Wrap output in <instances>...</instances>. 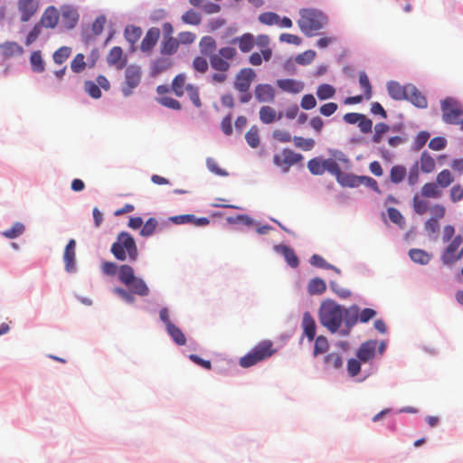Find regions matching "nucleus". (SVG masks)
I'll use <instances>...</instances> for the list:
<instances>
[{"label": "nucleus", "mask_w": 463, "mask_h": 463, "mask_svg": "<svg viewBox=\"0 0 463 463\" xmlns=\"http://www.w3.org/2000/svg\"><path fill=\"white\" fill-rule=\"evenodd\" d=\"M106 60L109 66H114L117 70L125 68L128 61V58L124 55L122 48L118 46L110 49Z\"/></svg>", "instance_id": "obj_11"}, {"label": "nucleus", "mask_w": 463, "mask_h": 463, "mask_svg": "<svg viewBox=\"0 0 463 463\" xmlns=\"http://www.w3.org/2000/svg\"><path fill=\"white\" fill-rule=\"evenodd\" d=\"M359 83L364 90V99H370L373 95L372 86L367 74L364 71L359 73Z\"/></svg>", "instance_id": "obj_49"}, {"label": "nucleus", "mask_w": 463, "mask_h": 463, "mask_svg": "<svg viewBox=\"0 0 463 463\" xmlns=\"http://www.w3.org/2000/svg\"><path fill=\"white\" fill-rule=\"evenodd\" d=\"M167 333L170 335L174 342L178 345H184L186 343V338L184 333L181 331L179 327H177L174 324H169L166 328Z\"/></svg>", "instance_id": "obj_34"}, {"label": "nucleus", "mask_w": 463, "mask_h": 463, "mask_svg": "<svg viewBox=\"0 0 463 463\" xmlns=\"http://www.w3.org/2000/svg\"><path fill=\"white\" fill-rule=\"evenodd\" d=\"M303 335L309 341H313L316 336L317 326L316 321L309 312H305L302 318Z\"/></svg>", "instance_id": "obj_22"}, {"label": "nucleus", "mask_w": 463, "mask_h": 463, "mask_svg": "<svg viewBox=\"0 0 463 463\" xmlns=\"http://www.w3.org/2000/svg\"><path fill=\"white\" fill-rule=\"evenodd\" d=\"M160 30L157 27H151L146 33L140 43V50L143 52H150L158 42Z\"/></svg>", "instance_id": "obj_15"}, {"label": "nucleus", "mask_w": 463, "mask_h": 463, "mask_svg": "<svg viewBox=\"0 0 463 463\" xmlns=\"http://www.w3.org/2000/svg\"><path fill=\"white\" fill-rule=\"evenodd\" d=\"M259 21L266 25L278 24L279 23V16L275 13L267 12L259 16Z\"/></svg>", "instance_id": "obj_63"}, {"label": "nucleus", "mask_w": 463, "mask_h": 463, "mask_svg": "<svg viewBox=\"0 0 463 463\" xmlns=\"http://www.w3.org/2000/svg\"><path fill=\"white\" fill-rule=\"evenodd\" d=\"M61 18L64 26L67 29H72L78 23L79 14L74 9L67 7L61 12Z\"/></svg>", "instance_id": "obj_29"}, {"label": "nucleus", "mask_w": 463, "mask_h": 463, "mask_svg": "<svg viewBox=\"0 0 463 463\" xmlns=\"http://www.w3.org/2000/svg\"><path fill=\"white\" fill-rule=\"evenodd\" d=\"M60 14L56 7L48 6L41 16L39 21L43 27L54 29L59 23Z\"/></svg>", "instance_id": "obj_13"}, {"label": "nucleus", "mask_w": 463, "mask_h": 463, "mask_svg": "<svg viewBox=\"0 0 463 463\" xmlns=\"http://www.w3.org/2000/svg\"><path fill=\"white\" fill-rule=\"evenodd\" d=\"M86 68L85 56L82 53H78L71 61V69L75 73L82 72Z\"/></svg>", "instance_id": "obj_54"}, {"label": "nucleus", "mask_w": 463, "mask_h": 463, "mask_svg": "<svg viewBox=\"0 0 463 463\" xmlns=\"http://www.w3.org/2000/svg\"><path fill=\"white\" fill-rule=\"evenodd\" d=\"M454 182V177L449 170L445 169L438 174L436 178V184L441 187L446 188Z\"/></svg>", "instance_id": "obj_44"}, {"label": "nucleus", "mask_w": 463, "mask_h": 463, "mask_svg": "<svg viewBox=\"0 0 463 463\" xmlns=\"http://www.w3.org/2000/svg\"><path fill=\"white\" fill-rule=\"evenodd\" d=\"M85 91L93 99H99L102 95L99 87L92 80H86L84 82Z\"/></svg>", "instance_id": "obj_61"}, {"label": "nucleus", "mask_w": 463, "mask_h": 463, "mask_svg": "<svg viewBox=\"0 0 463 463\" xmlns=\"http://www.w3.org/2000/svg\"><path fill=\"white\" fill-rule=\"evenodd\" d=\"M179 48V42L177 39L174 37L164 38L161 46L160 52L163 55H173L175 54Z\"/></svg>", "instance_id": "obj_27"}, {"label": "nucleus", "mask_w": 463, "mask_h": 463, "mask_svg": "<svg viewBox=\"0 0 463 463\" xmlns=\"http://www.w3.org/2000/svg\"><path fill=\"white\" fill-rule=\"evenodd\" d=\"M277 118L276 110L269 106H263L260 109V119L264 124H270Z\"/></svg>", "instance_id": "obj_42"}, {"label": "nucleus", "mask_w": 463, "mask_h": 463, "mask_svg": "<svg viewBox=\"0 0 463 463\" xmlns=\"http://www.w3.org/2000/svg\"><path fill=\"white\" fill-rule=\"evenodd\" d=\"M276 353L273 343L270 340H264L255 345L247 354L240 359V365L249 368L256 364L269 358Z\"/></svg>", "instance_id": "obj_5"}, {"label": "nucleus", "mask_w": 463, "mask_h": 463, "mask_svg": "<svg viewBox=\"0 0 463 463\" xmlns=\"http://www.w3.org/2000/svg\"><path fill=\"white\" fill-rule=\"evenodd\" d=\"M30 63L34 72L41 73L44 71V61L40 51H33L30 56Z\"/></svg>", "instance_id": "obj_36"}, {"label": "nucleus", "mask_w": 463, "mask_h": 463, "mask_svg": "<svg viewBox=\"0 0 463 463\" xmlns=\"http://www.w3.org/2000/svg\"><path fill=\"white\" fill-rule=\"evenodd\" d=\"M275 250L281 254L291 268H297L299 264L298 256L294 250L288 245H277Z\"/></svg>", "instance_id": "obj_23"}, {"label": "nucleus", "mask_w": 463, "mask_h": 463, "mask_svg": "<svg viewBox=\"0 0 463 463\" xmlns=\"http://www.w3.org/2000/svg\"><path fill=\"white\" fill-rule=\"evenodd\" d=\"M358 319V309H344V319L345 324L347 327L346 330H343L341 334L346 335L349 334V329L356 323Z\"/></svg>", "instance_id": "obj_31"}, {"label": "nucleus", "mask_w": 463, "mask_h": 463, "mask_svg": "<svg viewBox=\"0 0 463 463\" xmlns=\"http://www.w3.org/2000/svg\"><path fill=\"white\" fill-rule=\"evenodd\" d=\"M329 345L326 336L319 335L316 338L314 346V355L317 356L320 354H324L328 350Z\"/></svg>", "instance_id": "obj_57"}, {"label": "nucleus", "mask_w": 463, "mask_h": 463, "mask_svg": "<svg viewBox=\"0 0 463 463\" xmlns=\"http://www.w3.org/2000/svg\"><path fill=\"white\" fill-rule=\"evenodd\" d=\"M0 52L5 57H11L24 53V49L15 42H5L0 45Z\"/></svg>", "instance_id": "obj_26"}, {"label": "nucleus", "mask_w": 463, "mask_h": 463, "mask_svg": "<svg viewBox=\"0 0 463 463\" xmlns=\"http://www.w3.org/2000/svg\"><path fill=\"white\" fill-rule=\"evenodd\" d=\"M255 44L260 48H262L261 54L263 59L264 61H269L272 56V50L269 47V37L266 34L258 35L257 38H255Z\"/></svg>", "instance_id": "obj_28"}, {"label": "nucleus", "mask_w": 463, "mask_h": 463, "mask_svg": "<svg viewBox=\"0 0 463 463\" xmlns=\"http://www.w3.org/2000/svg\"><path fill=\"white\" fill-rule=\"evenodd\" d=\"M245 139L248 143V145L252 147L256 148L260 145V137H259V130L257 127H251L250 130L245 135Z\"/></svg>", "instance_id": "obj_55"}, {"label": "nucleus", "mask_w": 463, "mask_h": 463, "mask_svg": "<svg viewBox=\"0 0 463 463\" xmlns=\"http://www.w3.org/2000/svg\"><path fill=\"white\" fill-rule=\"evenodd\" d=\"M325 172H328L332 175L335 176L336 180L342 175V171L337 162L335 159L327 158L324 159Z\"/></svg>", "instance_id": "obj_51"}, {"label": "nucleus", "mask_w": 463, "mask_h": 463, "mask_svg": "<svg viewBox=\"0 0 463 463\" xmlns=\"http://www.w3.org/2000/svg\"><path fill=\"white\" fill-rule=\"evenodd\" d=\"M192 68L195 71L203 74V73H205L208 71L209 63H208V61H207L205 57H203V56H196L193 60Z\"/></svg>", "instance_id": "obj_56"}, {"label": "nucleus", "mask_w": 463, "mask_h": 463, "mask_svg": "<svg viewBox=\"0 0 463 463\" xmlns=\"http://www.w3.org/2000/svg\"><path fill=\"white\" fill-rule=\"evenodd\" d=\"M326 282L319 278H315L311 279L307 285L308 293L311 295L322 294L326 291Z\"/></svg>", "instance_id": "obj_38"}, {"label": "nucleus", "mask_w": 463, "mask_h": 463, "mask_svg": "<svg viewBox=\"0 0 463 463\" xmlns=\"http://www.w3.org/2000/svg\"><path fill=\"white\" fill-rule=\"evenodd\" d=\"M156 100L162 106L171 109L180 110L182 109L181 103L170 96L158 97Z\"/></svg>", "instance_id": "obj_53"}, {"label": "nucleus", "mask_w": 463, "mask_h": 463, "mask_svg": "<svg viewBox=\"0 0 463 463\" xmlns=\"http://www.w3.org/2000/svg\"><path fill=\"white\" fill-rule=\"evenodd\" d=\"M413 209L416 213L422 215L429 210V203L420 199L418 195L413 197Z\"/></svg>", "instance_id": "obj_64"}, {"label": "nucleus", "mask_w": 463, "mask_h": 463, "mask_svg": "<svg viewBox=\"0 0 463 463\" xmlns=\"http://www.w3.org/2000/svg\"><path fill=\"white\" fill-rule=\"evenodd\" d=\"M201 54L209 58L210 65L216 72L211 76L213 83H223L227 80V72L230 71L231 62L237 56V50L232 46L222 47L217 51V43L212 36L206 35L199 42Z\"/></svg>", "instance_id": "obj_1"}, {"label": "nucleus", "mask_w": 463, "mask_h": 463, "mask_svg": "<svg viewBox=\"0 0 463 463\" xmlns=\"http://www.w3.org/2000/svg\"><path fill=\"white\" fill-rule=\"evenodd\" d=\"M133 293L137 294L139 296H147L149 294V288L145 283V281L139 278H135L133 282H131V286L129 287Z\"/></svg>", "instance_id": "obj_43"}, {"label": "nucleus", "mask_w": 463, "mask_h": 463, "mask_svg": "<svg viewBox=\"0 0 463 463\" xmlns=\"http://www.w3.org/2000/svg\"><path fill=\"white\" fill-rule=\"evenodd\" d=\"M254 96L260 103H269L275 99V90L269 84H258L254 89Z\"/></svg>", "instance_id": "obj_16"}, {"label": "nucleus", "mask_w": 463, "mask_h": 463, "mask_svg": "<svg viewBox=\"0 0 463 463\" xmlns=\"http://www.w3.org/2000/svg\"><path fill=\"white\" fill-rule=\"evenodd\" d=\"M387 213L391 222L397 224L400 228L405 227V219L398 209L390 207Z\"/></svg>", "instance_id": "obj_52"}, {"label": "nucleus", "mask_w": 463, "mask_h": 463, "mask_svg": "<svg viewBox=\"0 0 463 463\" xmlns=\"http://www.w3.org/2000/svg\"><path fill=\"white\" fill-rule=\"evenodd\" d=\"M39 7L36 0H18V9L21 13V21L28 22L37 12Z\"/></svg>", "instance_id": "obj_14"}, {"label": "nucleus", "mask_w": 463, "mask_h": 463, "mask_svg": "<svg viewBox=\"0 0 463 463\" xmlns=\"http://www.w3.org/2000/svg\"><path fill=\"white\" fill-rule=\"evenodd\" d=\"M292 140L294 142L295 146L302 149L303 151H310L315 146V140L312 138L294 137Z\"/></svg>", "instance_id": "obj_48"}, {"label": "nucleus", "mask_w": 463, "mask_h": 463, "mask_svg": "<svg viewBox=\"0 0 463 463\" xmlns=\"http://www.w3.org/2000/svg\"><path fill=\"white\" fill-rule=\"evenodd\" d=\"M407 175V170L403 165H396L391 168L390 180L393 184H400Z\"/></svg>", "instance_id": "obj_39"}, {"label": "nucleus", "mask_w": 463, "mask_h": 463, "mask_svg": "<svg viewBox=\"0 0 463 463\" xmlns=\"http://www.w3.org/2000/svg\"><path fill=\"white\" fill-rule=\"evenodd\" d=\"M409 255L414 262L420 264H427L430 260V256L426 251L420 249H411L409 251Z\"/></svg>", "instance_id": "obj_46"}, {"label": "nucleus", "mask_w": 463, "mask_h": 463, "mask_svg": "<svg viewBox=\"0 0 463 463\" xmlns=\"http://www.w3.org/2000/svg\"><path fill=\"white\" fill-rule=\"evenodd\" d=\"M256 72L251 68H242L235 75L233 88L237 91L250 90L251 83L256 79Z\"/></svg>", "instance_id": "obj_10"}, {"label": "nucleus", "mask_w": 463, "mask_h": 463, "mask_svg": "<svg viewBox=\"0 0 463 463\" xmlns=\"http://www.w3.org/2000/svg\"><path fill=\"white\" fill-rule=\"evenodd\" d=\"M307 168L312 175H321L325 173V163L324 159L320 157H315L307 162Z\"/></svg>", "instance_id": "obj_40"}, {"label": "nucleus", "mask_w": 463, "mask_h": 463, "mask_svg": "<svg viewBox=\"0 0 463 463\" xmlns=\"http://www.w3.org/2000/svg\"><path fill=\"white\" fill-rule=\"evenodd\" d=\"M303 156L295 153L291 149L284 148L281 153L273 156V163L282 169L284 173L289 171L290 167L303 160Z\"/></svg>", "instance_id": "obj_9"}, {"label": "nucleus", "mask_w": 463, "mask_h": 463, "mask_svg": "<svg viewBox=\"0 0 463 463\" xmlns=\"http://www.w3.org/2000/svg\"><path fill=\"white\" fill-rule=\"evenodd\" d=\"M430 138V133L427 131H420L415 137L412 147L415 151H420L427 143Z\"/></svg>", "instance_id": "obj_62"}, {"label": "nucleus", "mask_w": 463, "mask_h": 463, "mask_svg": "<svg viewBox=\"0 0 463 463\" xmlns=\"http://www.w3.org/2000/svg\"><path fill=\"white\" fill-rule=\"evenodd\" d=\"M407 100L411 101L418 108L424 109L427 107L428 102L422 93L413 85H407Z\"/></svg>", "instance_id": "obj_18"}, {"label": "nucleus", "mask_w": 463, "mask_h": 463, "mask_svg": "<svg viewBox=\"0 0 463 463\" xmlns=\"http://www.w3.org/2000/svg\"><path fill=\"white\" fill-rule=\"evenodd\" d=\"M324 364L328 369H340L343 366V359L339 354L330 353L325 356Z\"/></svg>", "instance_id": "obj_35"}, {"label": "nucleus", "mask_w": 463, "mask_h": 463, "mask_svg": "<svg viewBox=\"0 0 463 463\" xmlns=\"http://www.w3.org/2000/svg\"><path fill=\"white\" fill-rule=\"evenodd\" d=\"M463 241V238L461 235H457L453 238L451 242L447 246L445 251L441 255V261L446 264H453L455 263V252L459 248Z\"/></svg>", "instance_id": "obj_17"}, {"label": "nucleus", "mask_w": 463, "mask_h": 463, "mask_svg": "<svg viewBox=\"0 0 463 463\" xmlns=\"http://www.w3.org/2000/svg\"><path fill=\"white\" fill-rule=\"evenodd\" d=\"M186 79L185 73L177 74L172 80L171 90L179 98L183 97L184 91H186L194 107L201 108L202 101L199 95V88L196 85L186 83Z\"/></svg>", "instance_id": "obj_6"}, {"label": "nucleus", "mask_w": 463, "mask_h": 463, "mask_svg": "<svg viewBox=\"0 0 463 463\" xmlns=\"http://www.w3.org/2000/svg\"><path fill=\"white\" fill-rule=\"evenodd\" d=\"M157 221L156 219L155 218H149L145 223L144 225H142V228H141V231H140V235L143 236V237H149L151 236L156 227H157Z\"/></svg>", "instance_id": "obj_58"}, {"label": "nucleus", "mask_w": 463, "mask_h": 463, "mask_svg": "<svg viewBox=\"0 0 463 463\" xmlns=\"http://www.w3.org/2000/svg\"><path fill=\"white\" fill-rule=\"evenodd\" d=\"M71 49L68 46L60 47L52 55L53 61L56 64H62L71 56Z\"/></svg>", "instance_id": "obj_47"}, {"label": "nucleus", "mask_w": 463, "mask_h": 463, "mask_svg": "<svg viewBox=\"0 0 463 463\" xmlns=\"http://www.w3.org/2000/svg\"><path fill=\"white\" fill-rule=\"evenodd\" d=\"M181 19L184 24L191 25H199L202 22L201 14L193 9L184 12Z\"/></svg>", "instance_id": "obj_45"}, {"label": "nucleus", "mask_w": 463, "mask_h": 463, "mask_svg": "<svg viewBox=\"0 0 463 463\" xmlns=\"http://www.w3.org/2000/svg\"><path fill=\"white\" fill-rule=\"evenodd\" d=\"M376 342L367 341L363 343L357 350V357L362 362H368L374 357Z\"/></svg>", "instance_id": "obj_24"}, {"label": "nucleus", "mask_w": 463, "mask_h": 463, "mask_svg": "<svg viewBox=\"0 0 463 463\" xmlns=\"http://www.w3.org/2000/svg\"><path fill=\"white\" fill-rule=\"evenodd\" d=\"M277 86L283 91L299 93L304 90V83L294 79H282L277 80Z\"/></svg>", "instance_id": "obj_20"}, {"label": "nucleus", "mask_w": 463, "mask_h": 463, "mask_svg": "<svg viewBox=\"0 0 463 463\" xmlns=\"http://www.w3.org/2000/svg\"><path fill=\"white\" fill-rule=\"evenodd\" d=\"M141 33V29L134 25L128 26L125 29V37L131 43H135L140 38Z\"/></svg>", "instance_id": "obj_59"}, {"label": "nucleus", "mask_w": 463, "mask_h": 463, "mask_svg": "<svg viewBox=\"0 0 463 463\" xmlns=\"http://www.w3.org/2000/svg\"><path fill=\"white\" fill-rule=\"evenodd\" d=\"M118 279L120 280V282H122L123 284H125L128 287L131 286V282H133V280L136 278L135 274H134L133 268L127 264L121 265L118 268Z\"/></svg>", "instance_id": "obj_30"}, {"label": "nucleus", "mask_w": 463, "mask_h": 463, "mask_svg": "<svg viewBox=\"0 0 463 463\" xmlns=\"http://www.w3.org/2000/svg\"><path fill=\"white\" fill-rule=\"evenodd\" d=\"M362 176L353 174H343L337 179V182L343 186L358 187L361 185Z\"/></svg>", "instance_id": "obj_33"}, {"label": "nucleus", "mask_w": 463, "mask_h": 463, "mask_svg": "<svg viewBox=\"0 0 463 463\" xmlns=\"http://www.w3.org/2000/svg\"><path fill=\"white\" fill-rule=\"evenodd\" d=\"M387 90L389 95L395 100H402L407 97V85L402 86L397 81H389L387 83Z\"/></svg>", "instance_id": "obj_25"}, {"label": "nucleus", "mask_w": 463, "mask_h": 463, "mask_svg": "<svg viewBox=\"0 0 463 463\" xmlns=\"http://www.w3.org/2000/svg\"><path fill=\"white\" fill-rule=\"evenodd\" d=\"M335 95V89L330 84H321L317 89V96L320 100L332 99Z\"/></svg>", "instance_id": "obj_41"}, {"label": "nucleus", "mask_w": 463, "mask_h": 463, "mask_svg": "<svg viewBox=\"0 0 463 463\" xmlns=\"http://www.w3.org/2000/svg\"><path fill=\"white\" fill-rule=\"evenodd\" d=\"M232 43L237 44L241 52L247 53L253 49L255 38L251 33H246L239 37L233 38Z\"/></svg>", "instance_id": "obj_19"}, {"label": "nucleus", "mask_w": 463, "mask_h": 463, "mask_svg": "<svg viewBox=\"0 0 463 463\" xmlns=\"http://www.w3.org/2000/svg\"><path fill=\"white\" fill-rule=\"evenodd\" d=\"M76 241L73 239H71L67 243L64 252H63V260L65 264V270L69 273L75 271L76 265Z\"/></svg>", "instance_id": "obj_12"}, {"label": "nucleus", "mask_w": 463, "mask_h": 463, "mask_svg": "<svg viewBox=\"0 0 463 463\" xmlns=\"http://www.w3.org/2000/svg\"><path fill=\"white\" fill-rule=\"evenodd\" d=\"M440 109L442 120L447 124L456 125L463 116L462 104L452 97H447L440 101Z\"/></svg>", "instance_id": "obj_7"}, {"label": "nucleus", "mask_w": 463, "mask_h": 463, "mask_svg": "<svg viewBox=\"0 0 463 463\" xmlns=\"http://www.w3.org/2000/svg\"><path fill=\"white\" fill-rule=\"evenodd\" d=\"M24 226L21 222H15L10 229L3 232V235L8 239H14L23 234Z\"/></svg>", "instance_id": "obj_60"}, {"label": "nucleus", "mask_w": 463, "mask_h": 463, "mask_svg": "<svg viewBox=\"0 0 463 463\" xmlns=\"http://www.w3.org/2000/svg\"><path fill=\"white\" fill-rule=\"evenodd\" d=\"M344 319V308L332 300L322 303L319 308V321L331 333L340 328Z\"/></svg>", "instance_id": "obj_2"}, {"label": "nucleus", "mask_w": 463, "mask_h": 463, "mask_svg": "<svg viewBox=\"0 0 463 463\" xmlns=\"http://www.w3.org/2000/svg\"><path fill=\"white\" fill-rule=\"evenodd\" d=\"M174 66V61L169 57H159L156 59L151 64V75L157 76Z\"/></svg>", "instance_id": "obj_21"}, {"label": "nucleus", "mask_w": 463, "mask_h": 463, "mask_svg": "<svg viewBox=\"0 0 463 463\" xmlns=\"http://www.w3.org/2000/svg\"><path fill=\"white\" fill-rule=\"evenodd\" d=\"M142 78L141 67L136 64H131L126 68L124 81L121 83L120 90L125 97H128L134 93Z\"/></svg>", "instance_id": "obj_8"}, {"label": "nucleus", "mask_w": 463, "mask_h": 463, "mask_svg": "<svg viewBox=\"0 0 463 463\" xmlns=\"http://www.w3.org/2000/svg\"><path fill=\"white\" fill-rule=\"evenodd\" d=\"M326 24V17L322 13L309 9L302 10L298 21L301 32L308 37L315 35Z\"/></svg>", "instance_id": "obj_4"}, {"label": "nucleus", "mask_w": 463, "mask_h": 463, "mask_svg": "<svg viewBox=\"0 0 463 463\" xmlns=\"http://www.w3.org/2000/svg\"><path fill=\"white\" fill-rule=\"evenodd\" d=\"M421 195L427 198H439L442 192L439 186L433 182L426 183L421 188Z\"/></svg>", "instance_id": "obj_32"}, {"label": "nucleus", "mask_w": 463, "mask_h": 463, "mask_svg": "<svg viewBox=\"0 0 463 463\" xmlns=\"http://www.w3.org/2000/svg\"><path fill=\"white\" fill-rule=\"evenodd\" d=\"M110 251L117 260L121 261L128 260L134 262L138 258V250L135 239L126 232H122L118 235L116 241L111 246Z\"/></svg>", "instance_id": "obj_3"}, {"label": "nucleus", "mask_w": 463, "mask_h": 463, "mask_svg": "<svg viewBox=\"0 0 463 463\" xmlns=\"http://www.w3.org/2000/svg\"><path fill=\"white\" fill-rule=\"evenodd\" d=\"M389 129H390V127L386 123H383V122L377 123L374 126V134L373 136L372 141L374 144L381 143V141L383 139V136L384 134H386L389 131Z\"/></svg>", "instance_id": "obj_50"}, {"label": "nucleus", "mask_w": 463, "mask_h": 463, "mask_svg": "<svg viewBox=\"0 0 463 463\" xmlns=\"http://www.w3.org/2000/svg\"><path fill=\"white\" fill-rule=\"evenodd\" d=\"M420 170L423 173H431L435 169V160L434 158L428 153L423 152L420 158Z\"/></svg>", "instance_id": "obj_37"}]
</instances>
